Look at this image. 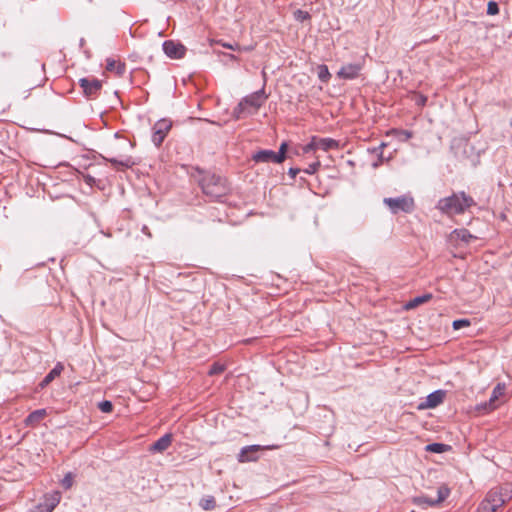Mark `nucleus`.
<instances>
[{
  "label": "nucleus",
  "mask_w": 512,
  "mask_h": 512,
  "mask_svg": "<svg viewBox=\"0 0 512 512\" xmlns=\"http://www.w3.org/2000/svg\"><path fill=\"white\" fill-rule=\"evenodd\" d=\"M475 205L476 202L471 196L464 191H460L439 199L436 204V209L442 214L452 217L454 215L463 214L467 209Z\"/></svg>",
  "instance_id": "1"
},
{
  "label": "nucleus",
  "mask_w": 512,
  "mask_h": 512,
  "mask_svg": "<svg viewBox=\"0 0 512 512\" xmlns=\"http://www.w3.org/2000/svg\"><path fill=\"white\" fill-rule=\"evenodd\" d=\"M199 184L203 193L215 201H222V198L225 197L230 190L227 180L214 173L204 174Z\"/></svg>",
  "instance_id": "2"
},
{
  "label": "nucleus",
  "mask_w": 512,
  "mask_h": 512,
  "mask_svg": "<svg viewBox=\"0 0 512 512\" xmlns=\"http://www.w3.org/2000/svg\"><path fill=\"white\" fill-rule=\"evenodd\" d=\"M512 498L510 492L503 487H495L488 491L479 504L477 512H496Z\"/></svg>",
  "instance_id": "3"
},
{
  "label": "nucleus",
  "mask_w": 512,
  "mask_h": 512,
  "mask_svg": "<svg viewBox=\"0 0 512 512\" xmlns=\"http://www.w3.org/2000/svg\"><path fill=\"white\" fill-rule=\"evenodd\" d=\"M383 203L388 207L392 214L411 213L415 209V202L410 195H401L398 197H387L383 199Z\"/></svg>",
  "instance_id": "4"
},
{
  "label": "nucleus",
  "mask_w": 512,
  "mask_h": 512,
  "mask_svg": "<svg viewBox=\"0 0 512 512\" xmlns=\"http://www.w3.org/2000/svg\"><path fill=\"white\" fill-rule=\"evenodd\" d=\"M171 128L172 121L167 118H162L154 124L151 140L156 147H160L162 145Z\"/></svg>",
  "instance_id": "5"
},
{
  "label": "nucleus",
  "mask_w": 512,
  "mask_h": 512,
  "mask_svg": "<svg viewBox=\"0 0 512 512\" xmlns=\"http://www.w3.org/2000/svg\"><path fill=\"white\" fill-rule=\"evenodd\" d=\"M79 85L88 99H95L102 89V82L94 77L79 79Z\"/></svg>",
  "instance_id": "6"
},
{
  "label": "nucleus",
  "mask_w": 512,
  "mask_h": 512,
  "mask_svg": "<svg viewBox=\"0 0 512 512\" xmlns=\"http://www.w3.org/2000/svg\"><path fill=\"white\" fill-rule=\"evenodd\" d=\"M505 393V385L502 384V383H498L492 393H491V396L489 398L488 401H485L483 403H480L479 405H477V410L478 411H485V412H488V411H492L494 409L497 408V404H496V401L501 397L503 396Z\"/></svg>",
  "instance_id": "7"
},
{
  "label": "nucleus",
  "mask_w": 512,
  "mask_h": 512,
  "mask_svg": "<svg viewBox=\"0 0 512 512\" xmlns=\"http://www.w3.org/2000/svg\"><path fill=\"white\" fill-rule=\"evenodd\" d=\"M268 96L265 93L264 87L260 90L253 92L247 96H245L241 102L244 104L246 109L248 107L252 108L254 111H257L266 101Z\"/></svg>",
  "instance_id": "8"
},
{
  "label": "nucleus",
  "mask_w": 512,
  "mask_h": 512,
  "mask_svg": "<svg viewBox=\"0 0 512 512\" xmlns=\"http://www.w3.org/2000/svg\"><path fill=\"white\" fill-rule=\"evenodd\" d=\"M164 53L171 59H181L186 54V47L173 40H166L162 44Z\"/></svg>",
  "instance_id": "9"
},
{
  "label": "nucleus",
  "mask_w": 512,
  "mask_h": 512,
  "mask_svg": "<svg viewBox=\"0 0 512 512\" xmlns=\"http://www.w3.org/2000/svg\"><path fill=\"white\" fill-rule=\"evenodd\" d=\"M267 448H270L267 446ZM266 449L265 446L261 445H249L243 447L237 455V460L240 463L252 462L256 461L259 458L258 453L262 450Z\"/></svg>",
  "instance_id": "10"
},
{
  "label": "nucleus",
  "mask_w": 512,
  "mask_h": 512,
  "mask_svg": "<svg viewBox=\"0 0 512 512\" xmlns=\"http://www.w3.org/2000/svg\"><path fill=\"white\" fill-rule=\"evenodd\" d=\"M445 396L446 391L441 389L435 390L426 397L425 401L418 404L417 409L426 410L436 408L444 401Z\"/></svg>",
  "instance_id": "11"
},
{
  "label": "nucleus",
  "mask_w": 512,
  "mask_h": 512,
  "mask_svg": "<svg viewBox=\"0 0 512 512\" xmlns=\"http://www.w3.org/2000/svg\"><path fill=\"white\" fill-rule=\"evenodd\" d=\"M362 69L363 65L359 62L348 63L340 68V70L337 72V76L344 80H353L360 75Z\"/></svg>",
  "instance_id": "12"
},
{
  "label": "nucleus",
  "mask_w": 512,
  "mask_h": 512,
  "mask_svg": "<svg viewBox=\"0 0 512 512\" xmlns=\"http://www.w3.org/2000/svg\"><path fill=\"white\" fill-rule=\"evenodd\" d=\"M251 159L255 163H276V164L282 163L280 161V159L278 158L276 152L273 150H269V149H262V150L255 152L252 155Z\"/></svg>",
  "instance_id": "13"
},
{
  "label": "nucleus",
  "mask_w": 512,
  "mask_h": 512,
  "mask_svg": "<svg viewBox=\"0 0 512 512\" xmlns=\"http://www.w3.org/2000/svg\"><path fill=\"white\" fill-rule=\"evenodd\" d=\"M102 158L105 161L111 163L118 170L131 168L135 164V162L131 156H126L122 159H118L115 157H104V156H102Z\"/></svg>",
  "instance_id": "14"
},
{
  "label": "nucleus",
  "mask_w": 512,
  "mask_h": 512,
  "mask_svg": "<svg viewBox=\"0 0 512 512\" xmlns=\"http://www.w3.org/2000/svg\"><path fill=\"white\" fill-rule=\"evenodd\" d=\"M172 443V435L167 433V434H164L163 436H161L157 441H155L151 447H150V451L152 452H163L165 451L166 449H168V447L171 445Z\"/></svg>",
  "instance_id": "15"
},
{
  "label": "nucleus",
  "mask_w": 512,
  "mask_h": 512,
  "mask_svg": "<svg viewBox=\"0 0 512 512\" xmlns=\"http://www.w3.org/2000/svg\"><path fill=\"white\" fill-rule=\"evenodd\" d=\"M47 415L46 409H37L32 411L24 420L27 426H36Z\"/></svg>",
  "instance_id": "16"
},
{
  "label": "nucleus",
  "mask_w": 512,
  "mask_h": 512,
  "mask_svg": "<svg viewBox=\"0 0 512 512\" xmlns=\"http://www.w3.org/2000/svg\"><path fill=\"white\" fill-rule=\"evenodd\" d=\"M64 367L61 363H57L53 369L49 371V373L42 379L39 383L41 388H45L48 386L56 377H58L63 371Z\"/></svg>",
  "instance_id": "17"
},
{
  "label": "nucleus",
  "mask_w": 512,
  "mask_h": 512,
  "mask_svg": "<svg viewBox=\"0 0 512 512\" xmlns=\"http://www.w3.org/2000/svg\"><path fill=\"white\" fill-rule=\"evenodd\" d=\"M317 146L319 150L329 151L332 149H339V141L332 138H321L317 136Z\"/></svg>",
  "instance_id": "18"
},
{
  "label": "nucleus",
  "mask_w": 512,
  "mask_h": 512,
  "mask_svg": "<svg viewBox=\"0 0 512 512\" xmlns=\"http://www.w3.org/2000/svg\"><path fill=\"white\" fill-rule=\"evenodd\" d=\"M107 71H114L117 76H123L126 72V65L123 62H118L114 59L108 58L106 64Z\"/></svg>",
  "instance_id": "19"
},
{
  "label": "nucleus",
  "mask_w": 512,
  "mask_h": 512,
  "mask_svg": "<svg viewBox=\"0 0 512 512\" xmlns=\"http://www.w3.org/2000/svg\"><path fill=\"white\" fill-rule=\"evenodd\" d=\"M431 299H432V294H430V293H426V294L417 296V297L413 298L412 300H410L406 304V308L413 309V308L419 306L420 304L428 302Z\"/></svg>",
  "instance_id": "20"
},
{
  "label": "nucleus",
  "mask_w": 512,
  "mask_h": 512,
  "mask_svg": "<svg viewBox=\"0 0 512 512\" xmlns=\"http://www.w3.org/2000/svg\"><path fill=\"white\" fill-rule=\"evenodd\" d=\"M451 449V446L444 443H430L426 446L425 450L431 453L441 454Z\"/></svg>",
  "instance_id": "21"
},
{
  "label": "nucleus",
  "mask_w": 512,
  "mask_h": 512,
  "mask_svg": "<svg viewBox=\"0 0 512 512\" xmlns=\"http://www.w3.org/2000/svg\"><path fill=\"white\" fill-rule=\"evenodd\" d=\"M452 235H454L457 239L461 240L462 242L469 243L471 239H475L476 237L473 236L467 229L461 228V229H455L452 232Z\"/></svg>",
  "instance_id": "22"
},
{
  "label": "nucleus",
  "mask_w": 512,
  "mask_h": 512,
  "mask_svg": "<svg viewBox=\"0 0 512 512\" xmlns=\"http://www.w3.org/2000/svg\"><path fill=\"white\" fill-rule=\"evenodd\" d=\"M450 495V489L446 485H441L437 489V498H435L434 502H431L432 504H440L444 500L448 498Z\"/></svg>",
  "instance_id": "23"
},
{
  "label": "nucleus",
  "mask_w": 512,
  "mask_h": 512,
  "mask_svg": "<svg viewBox=\"0 0 512 512\" xmlns=\"http://www.w3.org/2000/svg\"><path fill=\"white\" fill-rule=\"evenodd\" d=\"M199 506L206 511L213 510L216 507V500L211 495L203 497L199 502Z\"/></svg>",
  "instance_id": "24"
},
{
  "label": "nucleus",
  "mask_w": 512,
  "mask_h": 512,
  "mask_svg": "<svg viewBox=\"0 0 512 512\" xmlns=\"http://www.w3.org/2000/svg\"><path fill=\"white\" fill-rule=\"evenodd\" d=\"M317 74H318L319 80L323 83H327L331 78L329 69H328L327 65H325V64H321L317 67Z\"/></svg>",
  "instance_id": "25"
},
{
  "label": "nucleus",
  "mask_w": 512,
  "mask_h": 512,
  "mask_svg": "<svg viewBox=\"0 0 512 512\" xmlns=\"http://www.w3.org/2000/svg\"><path fill=\"white\" fill-rule=\"evenodd\" d=\"M435 498H431L429 496H419L414 499V503L419 506H426V507H434L438 504H432L431 502H434Z\"/></svg>",
  "instance_id": "26"
},
{
  "label": "nucleus",
  "mask_w": 512,
  "mask_h": 512,
  "mask_svg": "<svg viewBox=\"0 0 512 512\" xmlns=\"http://www.w3.org/2000/svg\"><path fill=\"white\" fill-rule=\"evenodd\" d=\"M246 110H247L246 107L240 101L238 103V105L234 108L233 115H234V117L236 119H241L245 113H247V114H251L252 113L251 111H246Z\"/></svg>",
  "instance_id": "27"
},
{
  "label": "nucleus",
  "mask_w": 512,
  "mask_h": 512,
  "mask_svg": "<svg viewBox=\"0 0 512 512\" xmlns=\"http://www.w3.org/2000/svg\"><path fill=\"white\" fill-rule=\"evenodd\" d=\"M224 370H225V366L223 364L215 362L210 366V368L208 370V375H210V376L219 375V374L223 373Z\"/></svg>",
  "instance_id": "28"
},
{
  "label": "nucleus",
  "mask_w": 512,
  "mask_h": 512,
  "mask_svg": "<svg viewBox=\"0 0 512 512\" xmlns=\"http://www.w3.org/2000/svg\"><path fill=\"white\" fill-rule=\"evenodd\" d=\"M293 15H294L295 20H297L299 22H304L306 20L311 19V15L309 14V12L301 10V9L295 10Z\"/></svg>",
  "instance_id": "29"
},
{
  "label": "nucleus",
  "mask_w": 512,
  "mask_h": 512,
  "mask_svg": "<svg viewBox=\"0 0 512 512\" xmlns=\"http://www.w3.org/2000/svg\"><path fill=\"white\" fill-rule=\"evenodd\" d=\"M499 11H500L499 5L496 1L491 0L488 2L487 11H486L487 15L494 16V15L499 14Z\"/></svg>",
  "instance_id": "30"
},
{
  "label": "nucleus",
  "mask_w": 512,
  "mask_h": 512,
  "mask_svg": "<svg viewBox=\"0 0 512 512\" xmlns=\"http://www.w3.org/2000/svg\"><path fill=\"white\" fill-rule=\"evenodd\" d=\"M287 151H288V143L287 142H282L280 144V147H279V150L276 152L278 158L280 159V161L283 163L287 157Z\"/></svg>",
  "instance_id": "31"
},
{
  "label": "nucleus",
  "mask_w": 512,
  "mask_h": 512,
  "mask_svg": "<svg viewBox=\"0 0 512 512\" xmlns=\"http://www.w3.org/2000/svg\"><path fill=\"white\" fill-rule=\"evenodd\" d=\"M97 406L103 413H111L113 411V404L109 400H103L99 402Z\"/></svg>",
  "instance_id": "32"
},
{
  "label": "nucleus",
  "mask_w": 512,
  "mask_h": 512,
  "mask_svg": "<svg viewBox=\"0 0 512 512\" xmlns=\"http://www.w3.org/2000/svg\"><path fill=\"white\" fill-rule=\"evenodd\" d=\"M317 149H318V146H317V136H312L310 142L307 143L303 147V152L304 153H309V152L315 151Z\"/></svg>",
  "instance_id": "33"
},
{
  "label": "nucleus",
  "mask_w": 512,
  "mask_h": 512,
  "mask_svg": "<svg viewBox=\"0 0 512 512\" xmlns=\"http://www.w3.org/2000/svg\"><path fill=\"white\" fill-rule=\"evenodd\" d=\"M467 326H470V320L468 319H457V320H454L453 323H452V327L454 330H459L463 327H467Z\"/></svg>",
  "instance_id": "34"
},
{
  "label": "nucleus",
  "mask_w": 512,
  "mask_h": 512,
  "mask_svg": "<svg viewBox=\"0 0 512 512\" xmlns=\"http://www.w3.org/2000/svg\"><path fill=\"white\" fill-rule=\"evenodd\" d=\"M61 485L64 489H70L73 485V475L72 473H67L61 481Z\"/></svg>",
  "instance_id": "35"
},
{
  "label": "nucleus",
  "mask_w": 512,
  "mask_h": 512,
  "mask_svg": "<svg viewBox=\"0 0 512 512\" xmlns=\"http://www.w3.org/2000/svg\"><path fill=\"white\" fill-rule=\"evenodd\" d=\"M320 166H321V163H320V161H319V160H317V161H315V162L311 163V164H310L306 169H304L303 171H304V173H306V174H310V175H312V174H314V173H316V172H317V170L319 169V167H320Z\"/></svg>",
  "instance_id": "36"
},
{
  "label": "nucleus",
  "mask_w": 512,
  "mask_h": 512,
  "mask_svg": "<svg viewBox=\"0 0 512 512\" xmlns=\"http://www.w3.org/2000/svg\"><path fill=\"white\" fill-rule=\"evenodd\" d=\"M396 133L402 140H408L413 136V133L409 130H397Z\"/></svg>",
  "instance_id": "37"
},
{
  "label": "nucleus",
  "mask_w": 512,
  "mask_h": 512,
  "mask_svg": "<svg viewBox=\"0 0 512 512\" xmlns=\"http://www.w3.org/2000/svg\"><path fill=\"white\" fill-rule=\"evenodd\" d=\"M385 146H386V144L382 142L378 147H375V148H373V150H372L374 153H376V154L379 156L380 160L382 159V155H383V148H384Z\"/></svg>",
  "instance_id": "38"
},
{
  "label": "nucleus",
  "mask_w": 512,
  "mask_h": 512,
  "mask_svg": "<svg viewBox=\"0 0 512 512\" xmlns=\"http://www.w3.org/2000/svg\"><path fill=\"white\" fill-rule=\"evenodd\" d=\"M83 178L85 183L88 184L89 186H93L96 183V179L89 174L83 175Z\"/></svg>",
  "instance_id": "39"
},
{
  "label": "nucleus",
  "mask_w": 512,
  "mask_h": 512,
  "mask_svg": "<svg viewBox=\"0 0 512 512\" xmlns=\"http://www.w3.org/2000/svg\"><path fill=\"white\" fill-rule=\"evenodd\" d=\"M427 102V97L422 95V94H419L416 98V104L419 105V106H425Z\"/></svg>",
  "instance_id": "40"
},
{
  "label": "nucleus",
  "mask_w": 512,
  "mask_h": 512,
  "mask_svg": "<svg viewBox=\"0 0 512 512\" xmlns=\"http://www.w3.org/2000/svg\"><path fill=\"white\" fill-rule=\"evenodd\" d=\"M301 171L300 168H294V167H291L289 168L288 170V175L294 179L296 177V175Z\"/></svg>",
  "instance_id": "41"
},
{
  "label": "nucleus",
  "mask_w": 512,
  "mask_h": 512,
  "mask_svg": "<svg viewBox=\"0 0 512 512\" xmlns=\"http://www.w3.org/2000/svg\"><path fill=\"white\" fill-rule=\"evenodd\" d=\"M141 232H142L143 234H145L146 236H148L149 238H151V237H152L151 231H150V229L148 228V226H147V225H143V226H142V228H141Z\"/></svg>",
  "instance_id": "42"
},
{
  "label": "nucleus",
  "mask_w": 512,
  "mask_h": 512,
  "mask_svg": "<svg viewBox=\"0 0 512 512\" xmlns=\"http://www.w3.org/2000/svg\"><path fill=\"white\" fill-rule=\"evenodd\" d=\"M56 506V503H52L51 505H49L47 508H46V511L45 512H52L53 509L55 508Z\"/></svg>",
  "instance_id": "43"
},
{
  "label": "nucleus",
  "mask_w": 512,
  "mask_h": 512,
  "mask_svg": "<svg viewBox=\"0 0 512 512\" xmlns=\"http://www.w3.org/2000/svg\"><path fill=\"white\" fill-rule=\"evenodd\" d=\"M223 46L228 49H233V50L235 49L231 44H224Z\"/></svg>",
  "instance_id": "44"
},
{
  "label": "nucleus",
  "mask_w": 512,
  "mask_h": 512,
  "mask_svg": "<svg viewBox=\"0 0 512 512\" xmlns=\"http://www.w3.org/2000/svg\"><path fill=\"white\" fill-rule=\"evenodd\" d=\"M229 57H230L231 59H233V60H236V59H237V57H236L235 55H233V54H229Z\"/></svg>",
  "instance_id": "45"
},
{
  "label": "nucleus",
  "mask_w": 512,
  "mask_h": 512,
  "mask_svg": "<svg viewBox=\"0 0 512 512\" xmlns=\"http://www.w3.org/2000/svg\"><path fill=\"white\" fill-rule=\"evenodd\" d=\"M509 124L512 127V118L510 119Z\"/></svg>",
  "instance_id": "46"
}]
</instances>
